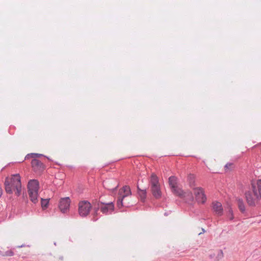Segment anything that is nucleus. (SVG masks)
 <instances>
[{
	"instance_id": "6ab92c4d",
	"label": "nucleus",
	"mask_w": 261,
	"mask_h": 261,
	"mask_svg": "<svg viewBox=\"0 0 261 261\" xmlns=\"http://www.w3.org/2000/svg\"><path fill=\"white\" fill-rule=\"evenodd\" d=\"M49 200V199L41 198V205L43 210H45L48 207Z\"/></svg>"
},
{
	"instance_id": "473e14b6",
	"label": "nucleus",
	"mask_w": 261,
	"mask_h": 261,
	"mask_svg": "<svg viewBox=\"0 0 261 261\" xmlns=\"http://www.w3.org/2000/svg\"><path fill=\"white\" fill-rule=\"evenodd\" d=\"M24 246H25V245H21V246H18V248H21V247H24Z\"/></svg>"
},
{
	"instance_id": "4be33fe9",
	"label": "nucleus",
	"mask_w": 261,
	"mask_h": 261,
	"mask_svg": "<svg viewBox=\"0 0 261 261\" xmlns=\"http://www.w3.org/2000/svg\"><path fill=\"white\" fill-rule=\"evenodd\" d=\"M224 168H225V171H228V170H231L232 168H233L234 165L232 163H228L225 165Z\"/></svg>"
},
{
	"instance_id": "b1692460",
	"label": "nucleus",
	"mask_w": 261,
	"mask_h": 261,
	"mask_svg": "<svg viewBox=\"0 0 261 261\" xmlns=\"http://www.w3.org/2000/svg\"><path fill=\"white\" fill-rule=\"evenodd\" d=\"M227 215H228V217H229L230 220H232L234 219L233 211L231 208H229V209L228 211Z\"/></svg>"
},
{
	"instance_id": "aec40b11",
	"label": "nucleus",
	"mask_w": 261,
	"mask_h": 261,
	"mask_svg": "<svg viewBox=\"0 0 261 261\" xmlns=\"http://www.w3.org/2000/svg\"><path fill=\"white\" fill-rule=\"evenodd\" d=\"M99 210H101L100 202H98L97 203V204H94V207H93L94 213H93V215L94 216H97L98 215V212Z\"/></svg>"
},
{
	"instance_id": "f03ea898",
	"label": "nucleus",
	"mask_w": 261,
	"mask_h": 261,
	"mask_svg": "<svg viewBox=\"0 0 261 261\" xmlns=\"http://www.w3.org/2000/svg\"><path fill=\"white\" fill-rule=\"evenodd\" d=\"M21 180H5L4 185L5 191L8 194L19 197L22 193V188Z\"/></svg>"
},
{
	"instance_id": "412c9836",
	"label": "nucleus",
	"mask_w": 261,
	"mask_h": 261,
	"mask_svg": "<svg viewBox=\"0 0 261 261\" xmlns=\"http://www.w3.org/2000/svg\"><path fill=\"white\" fill-rule=\"evenodd\" d=\"M42 156H43V154H42L31 153L28 154L25 156V160H27L29 158H33V159H36V158H38V157Z\"/></svg>"
},
{
	"instance_id": "2f4dec72",
	"label": "nucleus",
	"mask_w": 261,
	"mask_h": 261,
	"mask_svg": "<svg viewBox=\"0 0 261 261\" xmlns=\"http://www.w3.org/2000/svg\"><path fill=\"white\" fill-rule=\"evenodd\" d=\"M214 256H215V254H211V255H210V258H212L213 257H214Z\"/></svg>"
},
{
	"instance_id": "cd10ccee",
	"label": "nucleus",
	"mask_w": 261,
	"mask_h": 261,
	"mask_svg": "<svg viewBox=\"0 0 261 261\" xmlns=\"http://www.w3.org/2000/svg\"><path fill=\"white\" fill-rule=\"evenodd\" d=\"M151 179H159V178L156 176L155 173H152L151 174Z\"/></svg>"
},
{
	"instance_id": "20e7f679",
	"label": "nucleus",
	"mask_w": 261,
	"mask_h": 261,
	"mask_svg": "<svg viewBox=\"0 0 261 261\" xmlns=\"http://www.w3.org/2000/svg\"><path fill=\"white\" fill-rule=\"evenodd\" d=\"M150 186L153 196L157 199L160 198L162 196V192L159 180H150Z\"/></svg>"
},
{
	"instance_id": "9d476101",
	"label": "nucleus",
	"mask_w": 261,
	"mask_h": 261,
	"mask_svg": "<svg viewBox=\"0 0 261 261\" xmlns=\"http://www.w3.org/2000/svg\"><path fill=\"white\" fill-rule=\"evenodd\" d=\"M103 187L109 191H115L119 186L117 180H103Z\"/></svg>"
},
{
	"instance_id": "c756f323",
	"label": "nucleus",
	"mask_w": 261,
	"mask_h": 261,
	"mask_svg": "<svg viewBox=\"0 0 261 261\" xmlns=\"http://www.w3.org/2000/svg\"><path fill=\"white\" fill-rule=\"evenodd\" d=\"M174 178H175V177H174V176H170V177H169L168 179H169V180H171V179H175Z\"/></svg>"
},
{
	"instance_id": "f3484780",
	"label": "nucleus",
	"mask_w": 261,
	"mask_h": 261,
	"mask_svg": "<svg viewBox=\"0 0 261 261\" xmlns=\"http://www.w3.org/2000/svg\"><path fill=\"white\" fill-rule=\"evenodd\" d=\"M127 196V194H125L122 196H119L118 198L117 202V206L119 208H120L122 206H123V199L124 197Z\"/></svg>"
},
{
	"instance_id": "0eeeda50",
	"label": "nucleus",
	"mask_w": 261,
	"mask_h": 261,
	"mask_svg": "<svg viewBox=\"0 0 261 261\" xmlns=\"http://www.w3.org/2000/svg\"><path fill=\"white\" fill-rule=\"evenodd\" d=\"M71 200L69 197L62 198L59 203V208L62 213H65L69 209Z\"/></svg>"
},
{
	"instance_id": "f257e3e1",
	"label": "nucleus",
	"mask_w": 261,
	"mask_h": 261,
	"mask_svg": "<svg viewBox=\"0 0 261 261\" xmlns=\"http://www.w3.org/2000/svg\"><path fill=\"white\" fill-rule=\"evenodd\" d=\"M176 181L168 180L172 193L179 197L184 199L187 202H193L194 198L192 193L191 192H184L178 186Z\"/></svg>"
},
{
	"instance_id": "a878e982",
	"label": "nucleus",
	"mask_w": 261,
	"mask_h": 261,
	"mask_svg": "<svg viewBox=\"0 0 261 261\" xmlns=\"http://www.w3.org/2000/svg\"><path fill=\"white\" fill-rule=\"evenodd\" d=\"M20 176L19 174H16L12 175V177L10 179H20Z\"/></svg>"
},
{
	"instance_id": "a211bd4d",
	"label": "nucleus",
	"mask_w": 261,
	"mask_h": 261,
	"mask_svg": "<svg viewBox=\"0 0 261 261\" xmlns=\"http://www.w3.org/2000/svg\"><path fill=\"white\" fill-rule=\"evenodd\" d=\"M123 192L125 194H127V196L132 194V192L130 187L128 186H124L122 187L121 191H119L120 194L121 193Z\"/></svg>"
},
{
	"instance_id": "7c9ffc66",
	"label": "nucleus",
	"mask_w": 261,
	"mask_h": 261,
	"mask_svg": "<svg viewBox=\"0 0 261 261\" xmlns=\"http://www.w3.org/2000/svg\"><path fill=\"white\" fill-rule=\"evenodd\" d=\"M202 232H200V233L198 234L199 235H200L201 233H204V232L205 231V230H204V229H203V228H202Z\"/></svg>"
},
{
	"instance_id": "5701e85b",
	"label": "nucleus",
	"mask_w": 261,
	"mask_h": 261,
	"mask_svg": "<svg viewBox=\"0 0 261 261\" xmlns=\"http://www.w3.org/2000/svg\"><path fill=\"white\" fill-rule=\"evenodd\" d=\"M223 257V253L222 250H220L218 253L217 256L216 257V261H219L220 259L222 258Z\"/></svg>"
},
{
	"instance_id": "9b49d317",
	"label": "nucleus",
	"mask_w": 261,
	"mask_h": 261,
	"mask_svg": "<svg viewBox=\"0 0 261 261\" xmlns=\"http://www.w3.org/2000/svg\"><path fill=\"white\" fill-rule=\"evenodd\" d=\"M101 212L105 214H107L109 212L111 213L114 210V204L113 202L104 203L100 202Z\"/></svg>"
},
{
	"instance_id": "f704fd0d",
	"label": "nucleus",
	"mask_w": 261,
	"mask_h": 261,
	"mask_svg": "<svg viewBox=\"0 0 261 261\" xmlns=\"http://www.w3.org/2000/svg\"><path fill=\"white\" fill-rule=\"evenodd\" d=\"M260 144H261V143H260Z\"/></svg>"
},
{
	"instance_id": "ddd939ff",
	"label": "nucleus",
	"mask_w": 261,
	"mask_h": 261,
	"mask_svg": "<svg viewBox=\"0 0 261 261\" xmlns=\"http://www.w3.org/2000/svg\"><path fill=\"white\" fill-rule=\"evenodd\" d=\"M39 189V183L38 180H29L28 184V193L30 192H38Z\"/></svg>"
},
{
	"instance_id": "dca6fc26",
	"label": "nucleus",
	"mask_w": 261,
	"mask_h": 261,
	"mask_svg": "<svg viewBox=\"0 0 261 261\" xmlns=\"http://www.w3.org/2000/svg\"><path fill=\"white\" fill-rule=\"evenodd\" d=\"M28 193L31 201L35 204L36 203L38 202V192H30Z\"/></svg>"
},
{
	"instance_id": "f8f14e48",
	"label": "nucleus",
	"mask_w": 261,
	"mask_h": 261,
	"mask_svg": "<svg viewBox=\"0 0 261 261\" xmlns=\"http://www.w3.org/2000/svg\"><path fill=\"white\" fill-rule=\"evenodd\" d=\"M212 209L215 215L217 216H221L223 214V208L222 204L218 202L215 201L212 203Z\"/></svg>"
},
{
	"instance_id": "72a5a7b5",
	"label": "nucleus",
	"mask_w": 261,
	"mask_h": 261,
	"mask_svg": "<svg viewBox=\"0 0 261 261\" xmlns=\"http://www.w3.org/2000/svg\"><path fill=\"white\" fill-rule=\"evenodd\" d=\"M9 179L8 177H6V180Z\"/></svg>"
},
{
	"instance_id": "4468645a",
	"label": "nucleus",
	"mask_w": 261,
	"mask_h": 261,
	"mask_svg": "<svg viewBox=\"0 0 261 261\" xmlns=\"http://www.w3.org/2000/svg\"><path fill=\"white\" fill-rule=\"evenodd\" d=\"M137 193L138 195V197L140 198V200L144 202L146 200V195H147V192H146V188H143V189H141L140 188V185L139 182H138L137 185Z\"/></svg>"
},
{
	"instance_id": "393cba45",
	"label": "nucleus",
	"mask_w": 261,
	"mask_h": 261,
	"mask_svg": "<svg viewBox=\"0 0 261 261\" xmlns=\"http://www.w3.org/2000/svg\"><path fill=\"white\" fill-rule=\"evenodd\" d=\"M14 254V252L12 250H8L5 252V255L7 256H13Z\"/></svg>"
},
{
	"instance_id": "39448f33",
	"label": "nucleus",
	"mask_w": 261,
	"mask_h": 261,
	"mask_svg": "<svg viewBox=\"0 0 261 261\" xmlns=\"http://www.w3.org/2000/svg\"><path fill=\"white\" fill-rule=\"evenodd\" d=\"M31 165L33 171L37 175L41 174L45 169L44 164L36 159L32 160Z\"/></svg>"
},
{
	"instance_id": "c85d7f7f",
	"label": "nucleus",
	"mask_w": 261,
	"mask_h": 261,
	"mask_svg": "<svg viewBox=\"0 0 261 261\" xmlns=\"http://www.w3.org/2000/svg\"><path fill=\"white\" fill-rule=\"evenodd\" d=\"M96 216H94L93 215V218L92 219V221H97V220H98V218L96 217Z\"/></svg>"
},
{
	"instance_id": "bb28decb",
	"label": "nucleus",
	"mask_w": 261,
	"mask_h": 261,
	"mask_svg": "<svg viewBox=\"0 0 261 261\" xmlns=\"http://www.w3.org/2000/svg\"><path fill=\"white\" fill-rule=\"evenodd\" d=\"M195 178H196V176H195V175L194 174H190L188 175V179H194Z\"/></svg>"
},
{
	"instance_id": "2eb2a0df",
	"label": "nucleus",
	"mask_w": 261,
	"mask_h": 261,
	"mask_svg": "<svg viewBox=\"0 0 261 261\" xmlns=\"http://www.w3.org/2000/svg\"><path fill=\"white\" fill-rule=\"evenodd\" d=\"M236 202L240 211L243 214L246 213V206L243 199L237 197Z\"/></svg>"
},
{
	"instance_id": "1a4fd4ad",
	"label": "nucleus",
	"mask_w": 261,
	"mask_h": 261,
	"mask_svg": "<svg viewBox=\"0 0 261 261\" xmlns=\"http://www.w3.org/2000/svg\"><path fill=\"white\" fill-rule=\"evenodd\" d=\"M245 196L248 205L251 207H254L256 205V201H257L256 197L251 191H246L245 192Z\"/></svg>"
},
{
	"instance_id": "423d86ee",
	"label": "nucleus",
	"mask_w": 261,
	"mask_h": 261,
	"mask_svg": "<svg viewBox=\"0 0 261 261\" xmlns=\"http://www.w3.org/2000/svg\"><path fill=\"white\" fill-rule=\"evenodd\" d=\"M251 190L257 200L261 199V180H251Z\"/></svg>"
},
{
	"instance_id": "7ed1b4c3",
	"label": "nucleus",
	"mask_w": 261,
	"mask_h": 261,
	"mask_svg": "<svg viewBox=\"0 0 261 261\" xmlns=\"http://www.w3.org/2000/svg\"><path fill=\"white\" fill-rule=\"evenodd\" d=\"M91 208V204L89 201L84 200L80 202L79 204V215L83 217H86L89 214Z\"/></svg>"
},
{
	"instance_id": "6e6552de",
	"label": "nucleus",
	"mask_w": 261,
	"mask_h": 261,
	"mask_svg": "<svg viewBox=\"0 0 261 261\" xmlns=\"http://www.w3.org/2000/svg\"><path fill=\"white\" fill-rule=\"evenodd\" d=\"M194 194L196 200L198 203L204 204L206 200V195L204 194L201 188H196L194 189Z\"/></svg>"
}]
</instances>
